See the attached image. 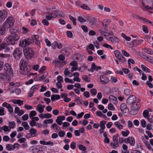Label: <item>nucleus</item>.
Returning a JSON list of instances; mask_svg holds the SVG:
<instances>
[{"mask_svg":"<svg viewBox=\"0 0 153 153\" xmlns=\"http://www.w3.org/2000/svg\"><path fill=\"white\" fill-rule=\"evenodd\" d=\"M19 39L18 34H11L6 39V41L9 44L14 45L15 42L18 41Z\"/></svg>","mask_w":153,"mask_h":153,"instance_id":"f257e3e1","label":"nucleus"},{"mask_svg":"<svg viewBox=\"0 0 153 153\" xmlns=\"http://www.w3.org/2000/svg\"><path fill=\"white\" fill-rule=\"evenodd\" d=\"M15 20L12 16H9L6 20L3 25L7 29L9 27H12L14 25Z\"/></svg>","mask_w":153,"mask_h":153,"instance_id":"f03ea898","label":"nucleus"},{"mask_svg":"<svg viewBox=\"0 0 153 153\" xmlns=\"http://www.w3.org/2000/svg\"><path fill=\"white\" fill-rule=\"evenodd\" d=\"M23 53L25 58L27 59H31L34 55L33 50L29 47H27L23 49Z\"/></svg>","mask_w":153,"mask_h":153,"instance_id":"7ed1b4c3","label":"nucleus"},{"mask_svg":"<svg viewBox=\"0 0 153 153\" xmlns=\"http://www.w3.org/2000/svg\"><path fill=\"white\" fill-rule=\"evenodd\" d=\"M5 72L6 74L8 75H12L13 73V70L11 65L8 63H6L4 68Z\"/></svg>","mask_w":153,"mask_h":153,"instance_id":"20e7f679","label":"nucleus"},{"mask_svg":"<svg viewBox=\"0 0 153 153\" xmlns=\"http://www.w3.org/2000/svg\"><path fill=\"white\" fill-rule=\"evenodd\" d=\"M20 72L23 75H26L28 74L31 69V65L20 68Z\"/></svg>","mask_w":153,"mask_h":153,"instance_id":"39448f33","label":"nucleus"},{"mask_svg":"<svg viewBox=\"0 0 153 153\" xmlns=\"http://www.w3.org/2000/svg\"><path fill=\"white\" fill-rule=\"evenodd\" d=\"M22 53V50L20 48H17L14 51L13 55L15 59H19L20 58Z\"/></svg>","mask_w":153,"mask_h":153,"instance_id":"423d86ee","label":"nucleus"},{"mask_svg":"<svg viewBox=\"0 0 153 153\" xmlns=\"http://www.w3.org/2000/svg\"><path fill=\"white\" fill-rule=\"evenodd\" d=\"M85 19L89 21V23L91 25H96L97 24V19L92 17L86 16Z\"/></svg>","mask_w":153,"mask_h":153,"instance_id":"0eeeda50","label":"nucleus"},{"mask_svg":"<svg viewBox=\"0 0 153 153\" xmlns=\"http://www.w3.org/2000/svg\"><path fill=\"white\" fill-rule=\"evenodd\" d=\"M7 43L4 42L0 44V51L5 49V52H9L10 48L8 46Z\"/></svg>","mask_w":153,"mask_h":153,"instance_id":"6e6552de","label":"nucleus"},{"mask_svg":"<svg viewBox=\"0 0 153 153\" xmlns=\"http://www.w3.org/2000/svg\"><path fill=\"white\" fill-rule=\"evenodd\" d=\"M124 141L126 143H129L131 146H134L135 144V141L134 137H129L127 139H125Z\"/></svg>","mask_w":153,"mask_h":153,"instance_id":"1a4fd4ad","label":"nucleus"},{"mask_svg":"<svg viewBox=\"0 0 153 153\" xmlns=\"http://www.w3.org/2000/svg\"><path fill=\"white\" fill-rule=\"evenodd\" d=\"M136 100V97L134 95L130 96L127 100V102L129 104H131L135 102Z\"/></svg>","mask_w":153,"mask_h":153,"instance_id":"9d476101","label":"nucleus"},{"mask_svg":"<svg viewBox=\"0 0 153 153\" xmlns=\"http://www.w3.org/2000/svg\"><path fill=\"white\" fill-rule=\"evenodd\" d=\"M138 103L137 102H134L131 106L132 110L135 112L136 114H137L138 111L139 110L140 106L138 104Z\"/></svg>","mask_w":153,"mask_h":153,"instance_id":"9b49d317","label":"nucleus"},{"mask_svg":"<svg viewBox=\"0 0 153 153\" xmlns=\"http://www.w3.org/2000/svg\"><path fill=\"white\" fill-rule=\"evenodd\" d=\"M100 81L102 82L101 84L102 85H105L108 82L109 80L105 76L102 75L100 77Z\"/></svg>","mask_w":153,"mask_h":153,"instance_id":"f8f14e48","label":"nucleus"},{"mask_svg":"<svg viewBox=\"0 0 153 153\" xmlns=\"http://www.w3.org/2000/svg\"><path fill=\"white\" fill-rule=\"evenodd\" d=\"M65 119V117L64 116H59L57 117V119L56 120V122L59 125H61L62 123V121L64 120Z\"/></svg>","mask_w":153,"mask_h":153,"instance_id":"ddd939ff","label":"nucleus"},{"mask_svg":"<svg viewBox=\"0 0 153 153\" xmlns=\"http://www.w3.org/2000/svg\"><path fill=\"white\" fill-rule=\"evenodd\" d=\"M28 62L26 60L22 59L20 62V68L28 66Z\"/></svg>","mask_w":153,"mask_h":153,"instance_id":"4468645a","label":"nucleus"},{"mask_svg":"<svg viewBox=\"0 0 153 153\" xmlns=\"http://www.w3.org/2000/svg\"><path fill=\"white\" fill-rule=\"evenodd\" d=\"M33 41H34L37 45H39L40 44L39 40V36L37 35H34L32 37L31 39Z\"/></svg>","mask_w":153,"mask_h":153,"instance_id":"2eb2a0df","label":"nucleus"},{"mask_svg":"<svg viewBox=\"0 0 153 153\" xmlns=\"http://www.w3.org/2000/svg\"><path fill=\"white\" fill-rule=\"evenodd\" d=\"M120 107L121 111L123 113H126V111H128L126 105L125 103L122 104Z\"/></svg>","mask_w":153,"mask_h":153,"instance_id":"dca6fc26","label":"nucleus"},{"mask_svg":"<svg viewBox=\"0 0 153 153\" xmlns=\"http://www.w3.org/2000/svg\"><path fill=\"white\" fill-rule=\"evenodd\" d=\"M8 14L7 10H0V16H2L5 19L7 17Z\"/></svg>","mask_w":153,"mask_h":153,"instance_id":"f3484780","label":"nucleus"},{"mask_svg":"<svg viewBox=\"0 0 153 153\" xmlns=\"http://www.w3.org/2000/svg\"><path fill=\"white\" fill-rule=\"evenodd\" d=\"M6 29L7 28L3 25L0 26V36L2 35L5 33Z\"/></svg>","mask_w":153,"mask_h":153,"instance_id":"a211bd4d","label":"nucleus"},{"mask_svg":"<svg viewBox=\"0 0 153 153\" xmlns=\"http://www.w3.org/2000/svg\"><path fill=\"white\" fill-rule=\"evenodd\" d=\"M109 101H111L114 104H116L117 103V98L113 95H110L109 97Z\"/></svg>","mask_w":153,"mask_h":153,"instance_id":"6ab92c4d","label":"nucleus"},{"mask_svg":"<svg viewBox=\"0 0 153 153\" xmlns=\"http://www.w3.org/2000/svg\"><path fill=\"white\" fill-rule=\"evenodd\" d=\"M10 28V32L11 33V34H18V30H17L15 28H14L13 27H9Z\"/></svg>","mask_w":153,"mask_h":153,"instance_id":"aec40b11","label":"nucleus"},{"mask_svg":"<svg viewBox=\"0 0 153 153\" xmlns=\"http://www.w3.org/2000/svg\"><path fill=\"white\" fill-rule=\"evenodd\" d=\"M60 97L59 95L58 94H53L51 96V98L52 101H54L56 100H59Z\"/></svg>","mask_w":153,"mask_h":153,"instance_id":"412c9836","label":"nucleus"},{"mask_svg":"<svg viewBox=\"0 0 153 153\" xmlns=\"http://www.w3.org/2000/svg\"><path fill=\"white\" fill-rule=\"evenodd\" d=\"M40 144L43 145H51L52 146H53V143L51 142V141H49L48 142H46L45 141L43 140H40L39 141Z\"/></svg>","mask_w":153,"mask_h":153,"instance_id":"4be33fe9","label":"nucleus"},{"mask_svg":"<svg viewBox=\"0 0 153 153\" xmlns=\"http://www.w3.org/2000/svg\"><path fill=\"white\" fill-rule=\"evenodd\" d=\"M29 131L33 137H36V133L37 131L36 129L32 128L29 130Z\"/></svg>","mask_w":153,"mask_h":153,"instance_id":"5701e85b","label":"nucleus"},{"mask_svg":"<svg viewBox=\"0 0 153 153\" xmlns=\"http://www.w3.org/2000/svg\"><path fill=\"white\" fill-rule=\"evenodd\" d=\"M25 41L26 46L30 45L33 42V40L30 38L25 39Z\"/></svg>","mask_w":153,"mask_h":153,"instance_id":"b1692460","label":"nucleus"},{"mask_svg":"<svg viewBox=\"0 0 153 153\" xmlns=\"http://www.w3.org/2000/svg\"><path fill=\"white\" fill-rule=\"evenodd\" d=\"M58 58L62 62L63 65H64L66 64V62L64 61L65 59V57L62 55H60L58 56Z\"/></svg>","mask_w":153,"mask_h":153,"instance_id":"393cba45","label":"nucleus"},{"mask_svg":"<svg viewBox=\"0 0 153 153\" xmlns=\"http://www.w3.org/2000/svg\"><path fill=\"white\" fill-rule=\"evenodd\" d=\"M114 53L115 56L118 59L122 55L121 53L119 51L117 50H116L114 51Z\"/></svg>","mask_w":153,"mask_h":153,"instance_id":"a878e982","label":"nucleus"},{"mask_svg":"<svg viewBox=\"0 0 153 153\" xmlns=\"http://www.w3.org/2000/svg\"><path fill=\"white\" fill-rule=\"evenodd\" d=\"M144 51L150 55H152L153 54V50L150 48H146L144 49Z\"/></svg>","mask_w":153,"mask_h":153,"instance_id":"bb28decb","label":"nucleus"},{"mask_svg":"<svg viewBox=\"0 0 153 153\" xmlns=\"http://www.w3.org/2000/svg\"><path fill=\"white\" fill-rule=\"evenodd\" d=\"M102 23L104 29H106L107 27L109 25V24L108 20L107 19H105L103 21Z\"/></svg>","mask_w":153,"mask_h":153,"instance_id":"cd10ccee","label":"nucleus"},{"mask_svg":"<svg viewBox=\"0 0 153 153\" xmlns=\"http://www.w3.org/2000/svg\"><path fill=\"white\" fill-rule=\"evenodd\" d=\"M37 109L38 110L40 113L43 112L44 110L43 107H42V105L41 104H39L38 105Z\"/></svg>","mask_w":153,"mask_h":153,"instance_id":"c85d7f7f","label":"nucleus"},{"mask_svg":"<svg viewBox=\"0 0 153 153\" xmlns=\"http://www.w3.org/2000/svg\"><path fill=\"white\" fill-rule=\"evenodd\" d=\"M114 124L120 130L121 129L123 128V125L118 122H116Z\"/></svg>","mask_w":153,"mask_h":153,"instance_id":"c756f323","label":"nucleus"},{"mask_svg":"<svg viewBox=\"0 0 153 153\" xmlns=\"http://www.w3.org/2000/svg\"><path fill=\"white\" fill-rule=\"evenodd\" d=\"M142 69L146 72L149 73L150 71V70L147 68L145 66L143 65H141Z\"/></svg>","mask_w":153,"mask_h":153,"instance_id":"7c9ffc66","label":"nucleus"},{"mask_svg":"<svg viewBox=\"0 0 153 153\" xmlns=\"http://www.w3.org/2000/svg\"><path fill=\"white\" fill-rule=\"evenodd\" d=\"M36 112L35 111H31L29 115L30 118L31 119L34 116L36 115Z\"/></svg>","mask_w":153,"mask_h":153,"instance_id":"2f4dec72","label":"nucleus"},{"mask_svg":"<svg viewBox=\"0 0 153 153\" xmlns=\"http://www.w3.org/2000/svg\"><path fill=\"white\" fill-rule=\"evenodd\" d=\"M106 122L105 120H102L100 122V127L101 128L105 129V125Z\"/></svg>","mask_w":153,"mask_h":153,"instance_id":"473e14b6","label":"nucleus"},{"mask_svg":"<svg viewBox=\"0 0 153 153\" xmlns=\"http://www.w3.org/2000/svg\"><path fill=\"white\" fill-rule=\"evenodd\" d=\"M77 20L80 23L85 22H86L87 20V19L85 18L84 19L80 16L78 17Z\"/></svg>","mask_w":153,"mask_h":153,"instance_id":"72a5a7b5","label":"nucleus"},{"mask_svg":"<svg viewBox=\"0 0 153 153\" xmlns=\"http://www.w3.org/2000/svg\"><path fill=\"white\" fill-rule=\"evenodd\" d=\"M9 124V127L10 129L14 128L16 126V124L13 121L10 122Z\"/></svg>","mask_w":153,"mask_h":153,"instance_id":"f704fd0d","label":"nucleus"},{"mask_svg":"<svg viewBox=\"0 0 153 153\" xmlns=\"http://www.w3.org/2000/svg\"><path fill=\"white\" fill-rule=\"evenodd\" d=\"M143 117L145 118H146L148 116H149V111L147 110H145L143 111Z\"/></svg>","mask_w":153,"mask_h":153,"instance_id":"c9c22d12","label":"nucleus"},{"mask_svg":"<svg viewBox=\"0 0 153 153\" xmlns=\"http://www.w3.org/2000/svg\"><path fill=\"white\" fill-rule=\"evenodd\" d=\"M22 124L25 129L27 130L29 129L30 126L27 122H23L22 123Z\"/></svg>","mask_w":153,"mask_h":153,"instance_id":"e433bc0d","label":"nucleus"},{"mask_svg":"<svg viewBox=\"0 0 153 153\" xmlns=\"http://www.w3.org/2000/svg\"><path fill=\"white\" fill-rule=\"evenodd\" d=\"M7 75H5L2 73H0V79L2 80H5L7 79Z\"/></svg>","mask_w":153,"mask_h":153,"instance_id":"4c0bfd02","label":"nucleus"},{"mask_svg":"<svg viewBox=\"0 0 153 153\" xmlns=\"http://www.w3.org/2000/svg\"><path fill=\"white\" fill-rule=\"evenodd\" d=\"M14 104H18L19 105H22L23 104V101L20 100H16L15 102H13Z\"/></svg>","mask_w":153,"mask_h":153,"instance_id":"58836bf2","label":"nucleus"},{"mask_svg":"<svg viewBox=\"0 0 153 153\" xmlns=\"http://www.w3.org/2000/svg\"><path fill=\"white\" fill-rule=\"evenodd\" d=\"M111 39V41L113 43H116L118 42H119L118 39L117 37H115V36H114V37H112Z\"/></svg>","mask_w":153,"mask_h":153,"instance_id":"ea45409f","label":"nucleus"},{"mask_svg":"<svg viewBox=\"0 0 153 153\" xmlns=\"http://www.w3.org/2000/svg\"><path fill=\"white\" fill-rule=\"evenodd\" d=\"M69 17L70 19L73 22V24L74 25H76V19L71 15H69Z\"/></svg>","mask_w":153,"mask_h":153,"instance_id":"a19ab883","label":"nucleus"},{"mask_svg":"<svg viewBox=\"0 0 153 153\" xmlns=\"http://www.w3.org/2000/svg\"><path fill=\"white\" fill-rule=\"evenodd\" d=\"M2 129L5 132H9L11 130V129L10 128H9L8 126H2Z\"/></svg>","mask_w":153,"mask_h":153,"instance_id":"79ce46f5","label":"nucleus"},{"mask_svg":"<svg viewBox=\"0 0 153 153\" xmlns=\"http://www.w3.org/2000/svg\"><path fill=\"white\" fill-rule=\"evenodd\" d=\"M52 127L53 129H55L56 130H59L60 129V127L56 123H54L52 126Z\"/></svg>","mask_w":153,"mask_h":153,"instance_id":"37998d69","label":"nucleus"},{"mask_svg":"<svg viewBox=\"0 0 153 153\" xmlns=\"http://www.w3.org/2000/svg\"><path fill=\"white\" fill-rule=\"evenodd\" d=\"M6 148L7 150L9 151H11L13 150V145L10 144H7L6 146Z\"/></svg>","mask_w":153,"mask_h":153,"instance_id":"c03bdc74","label":"nucleus"},{"mask_svg":"<svg viewBox=\"0 0 153 153\" xmlns=\"http://www.w3.org/2000/svg\"><path fill=\"white\" fill-rule=\"evenodd\" d=\"M96 66L94 62H93L92 63L91 66V71L92 72H94V71L95 69L96 68Z\"/></svg>","mask_w":153,"mask_h":153,"instance_id":"a18cd8bd","label":"nucleus"},{"mask_svg":"<svg viewBox=\"0 0 153 153\" xmlns=\"http://www.w3.org/2000/svg\"><path fill=\"white\" fill-rule=\"evenodd\" d=\"M144 141H143L145 143L146 146V147H147L149 149L151 150L152 148L149 142L148 141H145V140H144Z\"/></svg>","mask_w":153,"mask_h":153,"instance_id":"49530a36","label":"nucleus"},{"mask_svg":"<svg viewBox=\"0 0 153 153\" xmlns=\"http://www.w3.org/2000/svg\"><path fill=\"white\" fill-rule=\"evenodd\" d=\"M39 87L38 85H35L33 86L30 88V90L32 91H34V92L36 91Z\"/></svg>","mask_w":153,"mask_h":153,"instance_id":"de8ad7c7","label":"nucleus"},{"mask_svg":"<svg viewBox=\"0 0 153 153\" xmlns=\"http://www.w3.org/2000/svg\"><path fill=\"white\" fill-rule=\"evenodd\" d=\"M119 134H117L116 135H114L113 137V141L114 142H118Z\"/></svg>","mask_w":153,"mask_h":153,"instance_id":"09e8293b","label":"nucleus"},{"mask_svg":"<svg viewBox=\"0 0 153 153\" xmlns=\"http://www.w3.org/2000/svg\"><path fill=\"white\" fill-rule=\"evenodd\" d=\"M19 45L20 46L22 47H25L26 45H25V39L20 40Z\"/></svg>","mask_w":153,"mask_h":153,"instance_id":"8fccbe9b","label":"nucleus"},{"mask_svg":"<svg viewBox=\"0 0 153 153\" xmlns=\"http://www.w3.org/2000/svg\"><path fill=\"white\" fill-rule=\"evenodd\" d=\"M81 8L83 9H85L89 10H90V7L86 5L85 4H83L81 6Z\"/></svg>","mask_w":153,"mask_h":153,"instance_id":"3c124183","label":"nucleus"},{"mask_svg":"<svg viewBox=\"0 0 153 153\" xmlns=\"http://www.w3.org/2000/svg\"><path fill=\"white\" fill-rule=\"evenodd\" d=\"M77 62L76 61H71L70 63V65L73 66V67L77 66Z\"/></svg>","mask_w":153,"mask_h":153,"instance_id":"603ef678","label":"nucleus"},{"mask_svg":"<svg viewBox=\"0 0 153 153\" xmlns=\"http://www.w3.org/2000/svg\"><path fill=\"white\" fill-rule=\"evenodd\" d=\"M122 134L124 137L127 136L129 134V131L127 130L126 131H123L121 132Z\"/></svg>","mask_w":153,"mask_h":153,"instance_id":"864d4df0","label":"nucleus"},{"mask_svg":"<svg viewBox=\"0 0 153 153\" xmlns=\"http://www.w3.org/2000/svg\"><path fill=\"white\" fill-rule=\"evenodd\" d=\"M79 149L81 150L85 151L86 150V147L82 145H79Z\"/></svg>","mask_w":153,"mask_h":153,"instance_id":"5fc2aeb1","label":"nucleus"},{"mask_svg":"<svg viewBox=\"0 0 153 153\" xmlns=\"http://www.w3.org/2000/svg\"><path fill=\"white\" fill-rule=\"evenodd\" d=\"M108 108L109 109L114 111L115 109L114 106L111 103H109L108 105Z\"/></svg>","mask_w":153,"mask_h":153,"instance_id":"6e6d98bb","label":"nucleus"},{"mask_svg":"<svg viewBox=\"0 0 153 153\" xmlns=\"http://www.w3.org/2000/svg\"><path fill=\"white\" fill-rule=\"evenodd\" d=\"M59 13V12L58 11L55 10L53 11L52 13H50V14L51 15H53V16H54V18H55L58 16V15Z\"/></svg>","mask_w":153,"mask_h":153,"instance_id":"4d7b16f0","label":"nucleus"},{"mask_svg":"<svg viewBox=\"0 0 153 153\" xmlns=\"http://www.w3.org/2000/svg\"><path fill=\"white\" fill-rule=\"evenodd\" d=\"M131 91L129 89H126L124 91V94L127 96L129 95Z\"/></svg>","mask_w":153,"mask_h":153,"instance_id":"13d9d810","label":"nucleus"},{"mask_svg":"<svg viewBox=\"0 0 153 153\" xmlns=\"http://www.w3.org/2000/svg\"><path fill=\"white\" fill-rule=\"evenodd\" d=\"M91 94L93 95H96L97 93V90L95 88H92L90 91Z\"/></svg>","mask_w":153,"mask_h":153,"instance_id":"bf43d9fd","label":"nucleus"},{"mask_svg":"<svg viewBox=\"0 0 153 153\" xmlns=\"http://www.w3.org/2000/svg\"><path fill=\"white\" fill-rule=\"evenodd\" d=\"M76 143L74 142H72L70 145V147L71 149H74L76 148Z\"/></svg>","mask_w":153,"mask_h":153,"instance_id":"052dcab7","label":"nucleus"},{"mask_svg":"<svg viewBox=\"0 0 153 153\" xmlns=\"http://www.w3.org/2000/svg\"><path fill=\"white\" fill-rule=\"evenodd\" d=\"M81 27L85 32H88V28L86 26L82 25L81 26Z\"/></svg>","mask_w":153,"mask_h":153,"instance_id":"680f3d73","label":"nucleus"},{"mask_svg":"<svg viewBox=\"0 0 153 153\" xmlns=\"http://www.w3.org/2000/svg\"><path fill=\"white\" fill-rule=\"evenodd\" d=\"M143 30V31L146 33H148L149 32V30L147 27L145 25H143L142 26Z\"/></svg>","mask_w":153,"mask_h":153,"instance_id":"e2e57ef3","label":"nucleus"},{"mask_svg":"<svg viewBox=\"0 0 153 153\" xmlns=\"http://www.w3.org/2000/svg\"><path fill=\"white\" fill-rule=\"evenodd\" d=\"M143 41V39H137L136 40H134V41H135L138 44L142 43Z\"/></svg>","mask_w":153,"mask_h":153,"instance_id":"0e129e2a","label":"nucleus"},{"mask_svg":"<svg viewBox=\"0 0 153 153\" xmlns=\"http://www.w3.org/2000/svg\"><path fill=\"white\" fill-rule=\"evenodd\" d=\"M67 35L69 38H71L73 36V34L71 31H68L67 32Z\"/></svg>","mask_w":153,"mask_h":153,"instance_id":"69168bd1","label":"nucleus"},{"mask_svg":"<svg viewBox=\"0 0 153 153\" xmlns=\"http://www.w3.org/2000/svg\"><path fill=\"white\" fill-rule=\"evenodd\" d=\"M82 78L83 80L86 82H89L90 81V80L88 79V78L86 75H83L82 77Z\"/></svg>","mask_w":153,"mask_h":153,"instance_id":"338daca9","label":"nucleus"},{"mask_svg":"<svg viewBox=\"0 0 153 153\" xmlns=\"http://www.w3.org/2000/svg\"><path fill=\"white\" fill-rule=\"evenodd\" d=\"M65 134V132L64 131H60L58 133V135L60 137H63Z\"/></svg>","mask_w":153,"mask_h":153,"instance_id":"774afa93","label":"nucleus"}]
</instances>
